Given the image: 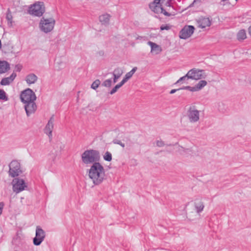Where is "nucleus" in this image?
Here are the masks:
<instances>
[{"label":"nucleus","mask_w":251,"mask_h":251,"mask_svg":"<svg viewBox=\"0 0 251 251\" xmlns=\"http://www.w3.org/2000/svg\"><path fill=\"white\" fill-rule=\"evenodd\" d=\"M190 79V78H189V76H188V74L187 73V74H186L185 75H184V76H182V77H180V78H179V79H178V80L176 82V84L179 83H180V82H182V81H183L185 80L186 79Z\"/></svg>","instance_id":"obj_29"},{"label":"nucleus","mask_w":251,"mask_h":251,"mask_svg":"<svg viewBox=\"0 0 251 251\" xmlns=\"http://www.w3.org/2000/svg\"><path fill=\"white\" fill-rule=\"evenodd\" d=\"M110 16L109 14H105L99 17L100 22L104 25H108L109 23Z\"/></svg>","instance_id":"obj_20"},{"label":"nucleus","mask_w":251,"mask_h":251,"mask_svg":"<svg viewBox=\"0 0 251 251\" xmlns=\"http://www.w3.org/2000/svg\"><path fill=\"white\" fill-rule=\"evenodd\" d=\"M246 33L244 29L239 31L237 34V38L239 41H243L246 38Z\"/></svg>","instance_id":"obj_21"},{"label":"nucleus","mask_w":251,"mask_h":251,"mask_svg":"<svg viewBox=\"0 0 251 251\" xmlns=\"http://www.w3.org/2000/svg\"><path fill=\"white\" fill-rule=\"evenodd\" d=\"M103 159L106 161H110L112 160V154L109 151H106L103 155Z\"/></svg>","instance_id":"obj_24"},{"label":"nucleus","mask_w":251,"mask_h":251,"mask_svg":"<svg viewBox=\"0 0 251 251\" xmlns=\"http://www.w3.org/2000/svg\"><path fill=\"white\" fill-rule=\"evenodd\" d=\"M187 117L190 122L196 123L200 119V111L196 108L195 106H191L187 111Z\"/></svg>","instance_id":"obj_9"},{"label":"nucleus","mask_w":251,"mask_h":251,"mask_svg":"<svg viewBox=\"0 0 251 251\" xmlns=\"http://www.w3.org/2000/svg\"><path fill=\"white\" fill-rule=\"evenodd\" d=\"M32 94V102H34V101L36 100V96L33 90Z\"/></svg>","instance_id":"obj_38"},{"label":"nucleus","mask_w":251,"mask_h":251,"mask_svg":"<svg viewBox=\"0 0 251 251\" xmlns=\"http://www.w3.org/2000/svg\"><path fill=\"white\" fill-rule=\"evenodd\" d=\"M181 89L188 90L189 91L191 92L197 91L195 86L194 87H191L189 86H185L183 87V88H181Z\"/></svg>","instance_id":"obj_31"},{"label":"nucleus","mask_w":251,"mask_h":251,"mask_svg":"<svg viewBox=\"0 0 251 251\" xmlns=\"http://www.w3.org/2000/svg\"><path fill=\"white\" fill-rule=\"evenodd\" d=\"M248 31L250 35L251 36V25L249 27Z\"/></svg>","instance_id":"obj_44"},{"label":"nucleus","mask_w":251,"mask_h":251,"mask_svg":"<svg viewBox=\"0 0 251 251\" xmlns=\"http://www.w3.org/2000/svg\"><path fill=\"white\" fill-rule=\"evenodd\" d=\"M112 142L114 144H118V145H119L120 146H121L123 148H124L125 147V145L124 143H123L121 140H119L118 139H114Z\"/></svg>","instance_id":"obj_30"},{"label":"nucleus","mask_w":251,"mask_h":251,"mask_svg":"<svg viewBox=\"0 0 251 251\" xmlns=\"http://www.w3.org/2000/svg\"><path fill=\"white\" fill-rule=\"evenodd\" d=\"M148 44L151 46V52H155L156 54H158L162 50L161 47L155 43L149 41Z\"/></svg>","instance_id":"obj_18"},{"label":"nucleus","mask_w":251,"mask_h":251,"mask_svg":"<svg viewBox=\"0 0 251 251\" xmlns=\"http://www.w3.org/2000/svg\"><path fill=\"white\" fill-rule=\"evenodd\" d=\"M9 175L13 177L18 176L21 170L20 169V164L17 161H12L9 165Z\"/></svg>","instance_id":"obj_11"},{"label":"nucleus","mask_w":251,"mask_h":251,"mask_svg":"<svg viewBox=\"0 0 251 251\" xmlns=\"http://www.w3.org/2000/svg\"><path fill=\"white\" fill-rule=\"evenodd\" d=\"M26 81L28 84H31V80L29 78H27Z\"/></svg>","instance_id":"obj_45"},{"label":"nucleus","mask_w":251,"mask_h":251,"mask_svg":"<svg viewBox=\"0 0 251 251\" xmlns=\"http://www.w3.org/2000/svg\"><path fill=\"white\" fill-rule=\"evenodd\" d=\"M54 115L50 118L48 124L44 128V132L46 133L50 139L52 136V131L53 128Z\"/></svg>","instance_id":"obj_14"},{"label":"nucleus","mask_w":251,"mask_h":251,"mask_svg":"<svg viewBox=\"0 0 251 251\" xmlns=\"http://www.w3.org/2000/svg\"><path fill=\"white\" fill-rule=\"evenodd\" d=\"M28 13L29 14H31V5H29L28 7Z\"/></svg>","instance_id":"obj_43"},{"label":"nucleus","mask_w":251,"mask_h":251,"mask_svg":"<svg viewBox=\"0 0 251 251\" xmlns=\"http://www.w3.org/2000/svg\"><path fill=\"white\" fill-rule=\"evenodd\" d=\"M100 84V80L99 79H96L92 83L91 87L94 90H96L98 88Z\"/></svg>","instance_id":"obj_25"},{"label":"nucleus","mask_w":251,"mask_h":251,"mask_svg":"<svg viewBox=\"0 0 251 251\" xmlns=\"http://www.w3.org/2000/svg\"><path fill=\"white\" fill-rule=\"evenodd\" d=\"M161 0H154L149 4L150 8L155 13H163L165 16L169 17L170 13L166 11L160 4Z\"/></svg>","instance_id":"obj_5"},{"label":"nucleus","mask_w":251,"mask_h":251,"mask_svg":"<svg viewBox=\"0 0 251 251\" xmlns=\"http://www.w3.org/2000/svg\"><path fill=\"white\" fill-rule=\"evenodd\" d=\"M50 159H51L52 160V161H54V159L56 158V156L54 154H50Z\"/></svg>","instance_id":"obj_41"},{"label":"nucleus","mask_w":251,"mask_h":251,"mask_svg":"<svg viewBox=\"0 0 251 251\" xmlns=\"http://www.w3.org/2000/svg\"><path fill=\"white\" fill-rule=\"evenodd\" d=\"M195 27L193 25H185L179 32L180 38L186 39L194 33Z\"/></svg>","instance_id":"obj_12"},{"label":"nucleus","mask_w":251,"mask_h":251,"mask_svg":"<svg viewBox=\"0 0 251 251\" xmlns=\"http://www.w3.org/2000/svg\"><path fill=\"white\" fill-rule=\"evenodd\" d=\"M20 99L22 102L25 104V109L27 116L30 115V111L28 109L29 104L31 102V89L27 88L23 91L20 95Z\"/></svg>","instance_id":"obj_4"},{"label":"nucleus","mask_w":251,"mask_h":251,"mask_svg":"<svg viewBox=\"0 0 251 251\" xmlns=\"http://www.w3.org/2000/svg\"><path fill=\"white\" fill-rule=\"evenodd\" d=\"M10 69L9 64L6 61H0V74L4 73Z\"/></svg>","instance_id":"obj_19"},{"label":"nucleus","mask_w":251,"mask_h":251,"mask_svg":"<svg viewBox=\"0 0 251 251\" xmlns=\"http://www.w3.org/2000/svg\"><path fill=\"white\" fill-rule=\"evenodd\" d=\"M46 237L45 231L40 226H37L35 231V236L33 238V244L35 246H39L44 240Z\"/></svg>","instance_id":"obj_6"},{"label":"nucleus","mask_w":251,"mask_h":251,"mask_svg":"<svg viewBox=\"0 0 251 251\" xmlns=\"http://www.w3.org/2000/svg\"><path fill=\"white\" fill-rule=\"evenodd\" d=\"M123 73V70L119 67L115 68L113 73L112 75H113V83H115L118 79L121 77Z\"/></svg>","instance_id":"obj_16"},{"label":"nucleus","mask_w":251,"mask_h":251,"mask_svg":"<svg viewBox=\"0 0 251 251\" xmlns=\"http://www.w3.org/2000/svg\"><path fill=\"white\" fill-rule=\"evenodd\" d=\"M32 113H34L37 109V105L35 102H32Z\"/></svg>","instance_id":"obj_36"},{"label":"nucleus","mask_w":251,"mask_h":251,"mask_svg":"<svg viewBox=\"0 0 251 251\" xmlns=\"http://www.w3.org/2000/svg\"><path fill=\"white\" fill-rule=\"evenodd\" d=\"M100 159V152L95 150L90 149L85 151L81 154V160L85 164H93L98 162Z\"/></svg>","instance_id":"obj_2"},{"label":"nucleus","mask_w":251,"mask_h":251,"mask_svg":"<svg viewBox=\"0 0 251 251\" xmlns=\"http://www.w3.org/2000/svg\"><path fill=\"white\" fill-rule=\"evenodd\" d=\"M16 76V74L15 73H13L10 76L3 78L0 81V84L2 85H7L11 83Z\"/></svg>","instance_id":"obj_15"},{"label":"nucleus","mask_w":251,"mask_h":251,"mask_svg":"<svg viewBox=\"0 0 251 251\" xmlns=\"http://www.w3.org/2000/svg\"><path fill=\"white\" fill-rule=\"evenodd\" d=\"M37 80V77L36 75L32 74V84L34 83Z\"/></svg>","instance_id":"obj_37"},{"label":"nucleus","mask_w":251,"mask_h":251,"mask_svg":"<svg viewBox=\"0 0 251 251\" xmlns=\"http://www.w3.org/2000/svg\"><path fill=\"white\" fill-rule=\"evenodd\" d=\"M137 69V67H134L130 72L127 73L123 80L120 82L121 84L123 85L126 82H127V80L132 76Z\"/></svg>","instance_id":"obj_17"},{"label":"nucleus","mask_w":251,"mask_h":251,"mask_svg":"<svg viewBox=\"0 0 251 251\" xmlns=\"http://www.w3.org/2000/svg\"><path fill=\"white\" fill-rule=\"evenodd\" d=\"M88 176L95 185H99L105 178L104 169L100 163L95 162L91 166Z\"/></svg>","instance_id":"obj_1"},{"label":"nucleus","mask_w":251,"mask_h":251,"mask_svg":"<svg viewBox=\"0 0 251 251\" xmlns=\"http://www.w3.org/2000/svg\"><path fill=\"white\" fill-rule=\"evenodd\" d=\"M0 100L5 101L8 100V98L6 96V93L4 90L1 89H0Z\"/></svg>","instance_id":"obj_28"},{"label":"nucleus","mask_w":251,"mask_h":251,"mask_svg":"<svg viewBox=\"0 0 251 251\" xmlns=\"http://www.w3.org/2000/svg\"><path fill=\"white\" fill-rule=\"evenodd\" d=\"M203 70L193 68L189 70L187 74L190 79L199 80L202 78H205L206 75L204 74Z\"/></svg>","instance_id":"obj_8"},{"label":"nucleus","mask_w":251,"mask_h":251,"mask_svg":"<svg viewBox=\"0 0 251 251\" xmlns=\"http://www.w3.org/2000/svg\"><path fill=\"white\" fill-rule=\"evenodd\" d=\"M148 251H154L153 250H152V249H151V250H148Z\"/></svg>","instance_id":"obj_47"},{"label":"nucleus","mask_w":251,"mask_h":251,"mask_svg":"<svg viewBox=\"0 0 251 251\" xmlns=\"http://www.w3.org/2000/svg\"><path fill=\"white\" fill-rule=\"evenodd\" d=\"M207 83L206 81L204 80H200L196 85V88L197 91L200 90L202 88H203L205 86L207 85Z\"/></svg>","instance_id":"obj_23"},{"label":"nucleus","mask_w":251,"mask_h":251,"mask_svg":"<svg viewBox=\"0 0 251 251\" xmlns=\"http://www.w3.org/2000/svg\"><path fill=\"white\" fill-rule=\"evenodd\" d=\"M123 85L120 83L117 84L113 89L109 92L110 95H113L115 93L117 90L121 88Z\"/></svg>","instance_id":"obj_27"},{"label":"nucleus","mask_w":251,"mask_h":251,"mask_svg":"<svg viewBox=\"0 0 251 251\" xmlns=\"http://www.w3.org/2000/svg\"><path fill=\"white\" fill-rule=\"evenodd\" d=\"M13 191L16 193H19L23 191L26 185L23 179L15 178L12 181Z\"/></svg>","instance_id":"obj_10"},{"label":"nucleus","mask_w":251,"mask_h":251,"mask_svg":"<svg viewBox=\"0 0 251 251\" xmlns=\"http://www.w3.org/2000/svg\"><path fill=\"white\" fill-rule=\"evenodd\" d=\"M55 24V21L53 18H45L43 17L39 23V28L42 31L48 33L53 30Z\"/></svg>","instance_id":"obj_3"},{"label":"nucleus","mask_w":251,"mask_h":251,"mask_svg":"<svg viewBox=\"0 0 251 251\" xmlns=\"http://www.w3.org/2000/svg\"><path fill=\"white\" fill-rule=\"evenodd\" d=\"M22 68V66L20 65H17L15 67V70L17 71H20Z\"/></svg>","instance_id":"obj_39"},{"label":"nucleus","mask_w":251,"mask_h":251,"mask_svg":"<svg viewBox=\"0 0 251 251\" xmlns=\"http://www.w3.org/2000/svg\"><path fill=\"white\" fill-rule=\"evenodd\" d=\"M181 88H180V89H172L170 92V94H174L177 91H178L179 90H181Z\"/></svg>","instance_id":"obj_40"},{"label":"nucleus","mask_w":251,"mask_h":251,"mask_svg":"<svg viewBox=\"0 0 251 251\" xmlns=\"http://www.w3.org/2000/svg\"><path fill=\"white\" fill-rule=\"evenodd\" d=\"M45 12V7L43 2L36 1L32 4V15L41 17Z\"/></svg>","instance_id":"obj_7"},{"label":"nucleus","mask_w":251,"mask_h":251,"mask_svg":"<svg viewBox=\"0 0 251 251\" xmlns=\"http://www.w3.org/2000/svg\"><path fill=\"white\" fill-rule=\"evenodd\" d=\"M171 28V25H162L160 26V30H169Z\"/></svg>","instance_id":"obj_32"},{"label":"nucleus","mask_w":251,"mask_h":251,"mask_svg":"<svg viewBox=\"0 0 251 251\" xmlns=\"http://www.w3.org/2000/svg\"><path fill=\"white\" fill-rule=\"evenodd\" d=\"M12 17L10 13H7L6 14V19L8 22L11 23Z\"/></svg>","instance_id":"obj_34"},{"label":"nucleus","mask_w":251,"mask_h":251,"mask_svg":"<svg viewBox=\"0 0 251 251\" xmlns=\"http://www.w3.org/2000/svg\"><path fill=\"white\" fill-rule=\"evenodd\" d=\"M102 85L105 87H110L112 85V79L111 78L106 79L103 82Z\"/></svg>","instance_id":"obj_26"},{"label":"nucleus","mask_w":251,"mask_h":251,"mask_svg":"<svg viewBox=\"0 0 251 251\" xmlns=\"http://www.w3.org/2000/svg\"><path fill=\"white\" fill-rule=\"evenodd\" d=\"M4 206V203L3 202H0V215L2 213L3 209Z\"/></svg>","instance_id":"obj_35"},{"label":"nucleus","mask_w":251,"mask_h":251,"mask_svg":"<svg viewBox=\"0 0 251 251\" xmlns=\"http://www.w3.org/2000/svg\"><path fill=\"white\" fill-rule=\"evenodd\" d=\"M195 207L197 212L200 213L203 211L204 205L203 202L199 201V202L195 203Z\"/></svg>","instance_id":"obj_22"},{"label":"nucleus","mask_w":251,"mask_h":251,"mask_svg":"<svg viewBox=\"0 0 251 251\" xmlns=\"http://www.w3.org/2000/svg\"><path fill=\"white\" fill-rule=\"evenodd\" d=\"M250 84H251V80H250Z\"/></svg>","instance_id":"obj_48"},{"label":"nucleus","mask_w":251,"mask_h":251,"mask_svg":"<svg viewBox=\"0 0 251 251\" xmlns=\"http://www.w3.org/2000/svg\"><path fill=\"white\" fill-rule=\"evenodd\" d=\"M165 145L164 142L162 140L156 141V146L159 147H163Z\"/></svg>","instance_id":"obj_33"},{"label":"nucleus","mask_w":251,"mask_h":251,"mask_svg":"<svg viewBox=\"0 0 251 251\" xmlns=\"http://www.w3.org/2000/svg\"><path fill=\"white\" fill-rule=\"evenodd\" d=\"M172 0H168L165 5L167 6H171V2Z\"/></svg>","instance_id":"obj_42"},{"label":"nucleus","mask_w":251,"mask_h":251,"mask_svg":"<svg viewBox=\"0 0 251 251\" xmlns=\"http://www.w3.org/2000/svg\"><path fill=\"white\" fill-rule=\"evenodd\" d=\"M196 21L198 26L201 28L209 27L211 25V20L207 17H201Z\"/></svg>","instance_id":"obj_13"},{"label":"nucleus","mask_w":251,"mask_h":251,"mask_svg":"<svg viewBox=\"0 0 251 251\" xmlns=\"http://www.w3.org/2000/svg\"><path fill=\"white\" fill-rule=\"evenodd\" d=\"M194 3H195V2H193L192 3H191V4L189 5V7H192V6L193 5V4H194Z\"/></svg>","instance_id":"obj_46"}]
</instances>
